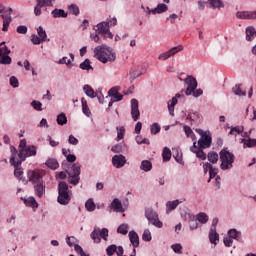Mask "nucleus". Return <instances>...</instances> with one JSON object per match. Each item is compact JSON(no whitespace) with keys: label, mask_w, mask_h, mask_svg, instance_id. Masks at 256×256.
<instances>
[{"label":"nucleus","mask_w":256,"mask_h":256,"mask_svg":"<svg viewBox=\"0 0 256 256\" xmlns=\"http://www.w3.org/2000/svg\"><path fill=\"white\" fill-rule=\"evenodd\" d=\"M52 15L55 19L62 17V18H66L67 17V13H65V10L63 9H54L52 11Z\"/></svg>","instance_id":"4c0bfd02"},{"label":"nucleus","mask_w":256,"mask_h":256,"mask_svg":"<svg viewBox=\"0 0 256 256\" xmlns=\"http://www.w3.org/2000/svg\"><path fill=\"white\" fill-rule=\"evenodd\" d=\"M27 176H28V180L33 185L43 183V176L41 175V173L39 171L29 170L28 173H27Z\"/></svg>","instance_id":"f8f14e48"},{"label":"nucleus","mask_w":256,"mask_h":256,"mask_svg":"<svg viewBox=\"0 0 256 256\" xmlns=\"http://www.w3.org/2000/svg\"><path fill=\"white\" fill-rule=\"evenodd\" d=\"M224 245H225V247H232V245H233V238L225 237L224 238Z\"/></svg>","instance_id":"774afa93"},{"label":"nucleus","mask_w":256,"mask_h":256,"mask_svg":"<svg viewBox=\"0 0 256 256\" xmlns=\"http://www.w3.org/2000/svg\"><path fill=\"white\" fill-rule=\"evenodd\" d=\"M186 119H187V121L197 122V121H199V119H201V116L199 115V112L190 111V112H188Z\"/></svg>","instance_id":"7c9ffc66"},{"label":"nucleus","mask_w":256,"mask_h":256,"mask_svg":"<svg viewBox=\"0 0 256 256\" xmlns=\"http://www.w3.org/2000/svg\"><path fill=\"white\" fill-rule=\"evenodd\" d=\"M16 31L20 35H27L28 28L25 25H20V26L17 27Z\"/></svg>","instance_id":"052dcab7"},{"label":"nucleus","mask_w":256,"mask_h":256,"mask_svg":"<svg viewBox=\"0 0 256 256\" xmlns=\"http://www.w3.org/2000/svg\"><path fill=\"white\" fill-rule=\"evenodd\" d=\"M45 165L48 166L49 169H52L55 171L56 169H59V162L55 158H49L46 162Z\"/></svg>","instance_id":"b1692460"},{"label":"nucleus","mask_w":256,"mask_h":256,"mask_svg":"<svg viewBox=\"0 0 256 256\" xmlns=\"http://www.w3.org/2000/svg\"><path fill=\"white\" fill-rule=\"evenodd\" d=\"M10 85L14 88L19 87V80L17 79V77L15 76L10 77Z\"/></svg>","instance_id":"0e129e2a"},{"label":"nucleus","mask_w":256,"mask_h":256,"mask_svg":"<svg viewBox=\"0 0 256 256\" xmlns=\"http://www.w3.org/2000/svg\"><path fill=\"white\" fill-rule=\"evenodd\" d=\"M125 163H127V159L123 155H114L112 157V164L116 169H121V167H125Z\"/></svg>","instance_id":"dca6fc26"},{"label":"nucleus","mask_w":256,"mask_h":256,"mask_svg":"<svg viewBox=\"0 0 256 256\" xmlns=\"http://www.w3.org/2000/svg\"><path fill=\"white\" fill-rule=\"evenodd\" d=\"M141 113L139 112V101L137 99L131 100V116L134 121H137Z\"/></svg>","instance_id":"4468645a"},{"label":"nucleus","mask_w":256,"mask_h":256,"mask_svg":"<svg viewBox=\"0 0 256 256\" xmlns=\"http://www.w3.org/2000/svg\"><path fill=\"white\" fill-rule=\"evenodd\" d=\"M179 200H174V201H168L166 203V212L171 213V211H174V209H177V206L179 205Z\"/></svg>","instance_id":"a878e982"},{"label":"nucleus","mask_w":256,"mask_h":256,"mask_svg":"<svg viewBox=\"0 0 256 256\" xmlns=\"http://www.w3.org/2000/svg\"><path fill=\"white\" fill-rule=\"evenodd\" d=\"M196 218L197 221H199V223H201L202 225H205V223L209 221V216H207V214H205L204 212L197 214Z\"/></svg>","instance_id":"ea45409f"},{"label":"nucleus","mask_w":256,"mask_h":256,"mask_svg":"<svg viewBox=\"0 0 256 256\" xmlns=\"http://www.w3.org/2000/svg\"><path fill=\"white\" fill-rule=\"evenodd\" d=\"M232 93H234L236 97H245L247 95V91L241 84H236L234 87H232Z\"/></svg>","instance_id":"6ab92c4d"},{"label":"nucleus","mask_w":256,"mask_h":256,"mask_svg":"<svg viewBox=\"0 0 256 256\" xmlns=\"http://www.w3.org/2000/svg\"><path fill=\"white\" fill-rule=\"evenodd\" d=\"M208 161H210V163H217V161H219V154H217L216 152H209L207 155Z\"/></svg>","instance_id":"79ce46f5"},{"label":"nucleus","mask_w":256,"mask_h":256,"mask_svg":"<svg viewBox=\"0 0 256 256\" xmlns=\"http://www.w3.org/2000/svg\"><path fill=\"white\" fill-rule=\"evenodd\" d=\"M81 175V167L77 164H73L71 170L68 172V181L71 185H78Z\"/></svg>","instance_id":"1a4fd4ad"},{"label":"nucleus","mask_w":256,"mask_h":256,"mask_svg":"<svg viewBox=\"0 0 256 256\" xmlns=\"http://www.w3.org/2000/svg\"><path fill=\"white\" fill-rule=\"evenodd\" d=\"M229 135H242V137H249V135H251V130H249V132H243L241 129H231Z\"/></svg>","instance_id":"c9c22d12"},{"label":"nucleus","mask_w":256,"mask_h":256,"mask_svg":"<svg viewBox=\"0 0 256 256\" xmlns=\"http://www.w3.org/2000/svg\"><path fill=\"white\" fill-rule=\"evenodd\" d=\"M31 107L34 108L35 111H43V103H41V101L33 100Z\"/></svg>","instance_id":"49530a36"},{"label":"nucleus","mask_w":256,"mask_h":256,"mask_svg":"<svg viewBox=\"0 0 256 256\" xmlns=\"http://www.w3.org/2000/svg\"><path fill=\"white\" fill-rule=\"evenodd\" d=\"M171 248L173 249L174 253H181L183 250V246H181V244H173Z\"/></svg>","instance_id":"338daca9"},{"label":"nucleus","mask_w":256,"mask_h":256,"mask_svg":"<svg viewBox=\"0 0 256 256\" xmlns=\"http://www.w3.org/2000/svg\"><path fill=\"white\" fill-rule=\"evenodd\" d=\"M142 171H151L153 169V164L149 160H143L140 165Z\"/></svg>","instance_id":"f704fd0d"},{"label":"nucleus","mask_w":256,"mask_h":256,"mask_svg":"<svg viewBox=\"0 0 256 256\" xmlns=\"http://www.w3.org/2000/svg\"><path fill=\"white\" fill-rule=\"evenodd\" d=\"M11 50L7 46H0V55H10Z\"/></svg>","instance_id":"69168bd1"},{"label":"nucleus","mask_w":256,"mask_h":256,"mask_svg":"<svg viewBox=\"0 0 256 256\" xmlns=\"http://www.w3.org/2000/svg\"><path fill=\"white\" fill-rule=\"evenodd\" d=\"M196 157H198V159H201L202 161H205V159H207V154H205V152L200 149L196 151Z\"/></svg>","instance_id":"e2e57ef3"},{"label":"nucleus","mask_w":256,"mask_h":256,"mask_svg":"<svg viewBox=\"0 0 256 256\" xmlns=\"http://www.w3.org/2000/svg\"><path fill=\"white\" fill-rule=\"evenodd\" d=\"M117 233H120L121 235H127L129 233V225L121 224L117 229Z\"/></svg>","instance_id":"c03bdc74"},{"label":"nucleus","mask_w":256,"mask_h":256,"mask_svg":"<svg viewBox=\"0 0 256 256\" xmlns=\"http://www.w3.org/2000/svg\"><path fill=\"white\" fill-rule=\"evenodd\" d=\"M12 61L9 54H0V65H11Z\"/></svg>","instance_id":"2f4dec72"},{"label":"nucleus","mask_w":256,"mask_h":256,"mask_svg":"<svg viewBox=\"0 0 256 256\" xmlns=\"http://www.w3.org/2000/svg\"><path fill=\"white\" fill-rule=\"evenodd\" d=\"M196 131L201 136V138L198 141L200 149H207V147H211V143H212L211 132L209 130L203 131L201 129H196Z\"/></svg>","instance_id":"423d86ee"},{"label":"nucleus","mask_w":256,"mask_h":256,"mask_svg":"<svg viewBox=\"0 0 256 256\" xmlns=\"http://www.w3.org/2000/svg\"><path fill=\"white\" fill-rule=\"evenodd\" d=\"M228 236L236 241H241V232L237 231L236 229H230L228 231Z\"/></svg>","instance_id":"473e14b6"},{"label":"nucleus","mask_w":256,"mask_h":256,"mask_svg":"<svg viewBox=\"0 0 256 256\" xmlns=\"http://www.w3.org/2000/svg\"><path fill=\"white\" fill-rule=\"evenodd\" d=\"M96 27H97L96 31L99 33V35H102L109 30V26L105 21L98 23Z\"/></svg>","instance_id":"393cba45"},{"label":"nucleus","mask_w":256,"mask_h":256,"mask_svg":"<svg viewBox=\"0 0 256 256\" xmlns=\"http://www.w3.org/2000/svg\"><path fill=\"white\" fill-rule=\"evenodd\" d=\"M60 65H67V67H73V60L68 59L66 56H64L62 59L59 60Z\"/></svg>","instance_id":"8fccbe9b"},{"label":"nucleus","mask_w":256,"mask_h":256,"mask_svg":"<svg viewBox=\"0 0 256 256\" xmlns=\"http://www.w3.org/2000/svg\"><path fill=\"white\" fill-rule=\"evenodd\" d=\"M90 237L94 241V243H101V239L107 241V237H109V230L107 228H94V230L90 234Z\"/></svg>","instance_id":"0eeeda50"},{"label":"nucleus","mask_w":256,"mask_h":256,"mask_svg":"<svg viewBox=\"0 0 256 256\" xmlns=\"http://www.w3.org/2000/svg\"><path fill=\"white\" fill-rule=\"evenodd\" d=\"M104 22L106 23V25H108V28L111 29V27H115V25H117V18L116 17L108 18Z\"/></svg>","instance_id":"5fc2aeb1"},{"label":"nucleus","mask_w":256,"mask_h":256,"mask_svg":"<svg viewBox=\"0 0 256 256\" xmlns=\"http://www.w3.org/2000/svg\"><path fill=\"white\" fill-rule=\"evenodd\" d=\"M57 123L58 125L67 124V116L65 115V113H61L60 115L57 116Z\"/></svg>","instance_id":"603ef678"},{"label":"nucleus","mask_w":256,"mask_h":256,"mask_svg":"<svg viewBox=\"0 0 256 256\" xmlns=\"http://www.w3.org/2000/svg\"><path fill=\"white\" fill-rule=\"evenodd\" d=\"M37 155V147L35 146H27L25 149H22L17 152V158L20 159V161H25L27 157H35Z\"/></svg>","instance_id":"9d476101"},{"label":"nucleus","mask_w":256,"mask_h":256,"mask_svg":"<svg viewBox=\"0 0 256 256\" xmlns=\"http://www.w3.org/2000/svg\"><path fill=\"white\" fill-rule=\"evenodd\" d=\"M42 7H45V6H43L42 4H39V3L36 2V5L34 7V15H36V17L41 16V13H42L41 8Z\"/></svg>","instance_id":"13d9d810"},{"label":"nucleus","mask_w":256,"mask_h":256,"mask_svg":"<svg viewBox=\"0 0 256 256\" xmlns=\"http://www.w3.org/2000/svg\"><path fill=\"white\" fill-rule=\"evenodd\" d=\"M238 19H256V10L255 11H240L236 13Z\"/></svg>","instance_id":"a211bd4d"},{"label":"nucleus","mask_w":256,"mask_h":256,"mask_svg":"<svg viewBox=\"0 0 256 256\" xmlns=\"http://www.w3.org/2000/svg\"><path fill=\"white\" fill-rule=\"evenodd\" d=\"M181 97H183V95L177 93L175 97H172V99L167 102L168 111L172 117L175 115V105H177L178 99H181Z\"/></svg>","instance_id":"2eb2a0df"},{"label":"nucleus","mask_w":256,"mask_h":256,"mask_svg":"<svg viewBox=\"0 0 256 256\" xmlns=\"http://www.w3.org/2000/svg\"><path fill=\"white\" fill-rule=\"evenodd\" d=\"M83 91L85 95H87V97H90V99H95V97H97V92H95V90H93V87H91L90 85H84Z\"/></svg>","instance_id":"5701e85b"},{"label":"nucleus","mask_w":256,"mask_h":256,"mask_svg":"<svg viewBox=\"0 0 256 256\" xmlns=\"http://www.w3.org/2000/svg\"><path fill=\"white\" fill-rule=\"evenodd\" d=\"M136 143H138V145H141V144L149 145V139L143 138L141 136H136Z\"/></svg>","instance_id":"680f3d73"},{"label":"nucleus","mask_w":256,"mask_h":256,"mask_svg":"<svg viewBox=\"0 0 256 256\" xmlns=\"http://www.w3.org/2000/svg\"><path fill=\"white\" fill-rule=\"evenodd\" d=\"M11 13H13V8H9L7 14H1V18L3 19L2 31L4 32L9 31V26L13 21V18L11 17Z\"/></svg>","instance_id":"ddd939ff"},{"label":"nucleus","mask_w":256,"mask_h":256,"mask_svg":"<svg viewBox=\"0 0 256 256\" xmlns=\"http://www.w3.org/2000/svg\"><path fill=\"white\" fill-rule=\"evenodd\" d=\"M116 251H117V245L115 244L108 246L106 249V253L108 256L115 255Z\"/></svg>","instance_id":"6e6d98bb"},{"label":"nucleus","mask_w":256,"mask_h":256,"mask_svg":"<svg viewBox=\"0 0 256 256\" xmlns=\"http://www.w3.org/2000/svg\"><path fill=\"white\" fill-rule=\"evenodd\" d=\"M80 69L83 71H93V66H91V60L85 59L84 62L80 64Z\"/></svg>","instance_id":"e433bc0d"},{"label":"nucleus","mask_w":256,"mask_h":256,"mask_svg":"<svg viewBox=\"0 0 256 256\" xmlns=\"http://www.w3.org/2000/svg\"><path fill=\"white\" fill-rule=\"evenodd\" d=\"M108 96L111 97L113 101H123V95L119 94V90L117 88H111L108 91Z\"/></svg>","instance_id":"aec40b11"},{"label":"nucleus","mask_w":256,"mask_h":256,"mask_svg":"<svg viewBox=\"0 0 256 256\" xmlns=\"http://www.w3.org/2000/svg\"><path fill=\"white\" fill-rule=\"evenodd\" d=\"M209 240L213 245H217V241H219V234L217 233V230H210Z\"/></svg>","instance_id":"72a5a7b5"},{"label":"nucleus","mask_w":256,"mask_h":256,"mask_svg":"<svg viewBox=\"0 0 256 256\" xmlns=\"http://www.w3.org/2000/svg\"><path fill=\"white\" fill-rule=\"evenodd\" d=\"M94 55L101 63H113L117 56L111 47L106 45L97 46L94 49Z\"/></svg>","instance_id":"f257e3e1"},{"label":"nucleus","mask_w":256,"mask_h":256,"mask_svg":"<svg viewBox=\"0 0 256 256\" xmlns=\"http://www.w3.org/2000/svg\"><path fill=\"white\" fill-rule=\"evenodd\" d=\"M186 137L192 139V141H196L197 137L195 136V133H193L192 129H185L184 130Z\"/></svg>","instance_id":"4d7b16f0"},{"label":"nucleus","mask_w":256,"mask_h":256,"mask_svg":"<svg viewBox=\"0 0 256 256\" xmlns=\"http://www.w3.org/2000/svg\"><path fill=\"white\" fill-rule=\"evenodd\" d=\"M37 33H38V37H40L42 39V41H49V39H47V32L45 31V29L43 28V26H39L37 28Z\"/></svg>","instance_id":"58836bf2"},{"label":"nucleus","mask_w":256,"mask_h":256,"mask_svg":"<svg viewBox=\"0 0 256 256\" xmlns=\"http://www.w3.org/2000/svg\"><path fill=\"white\" fill-rule=\"evenodd\" d=\"M210 3V7L211 9H223V7H225V5L223 4V1L221 0H208Z\"/></svg>","instance_id":"cd10ccee"},{"label":"nucleus","mask_w":256,"mask_h":256,"mask_svg":"<svg viewBox=\"0 0 256 256\" xmlns=\"http://www.w3.org/2000/svg\"><path fill=\"white\" fill-rule=\"evenodd\" d=\"M10 150L12 153L10 163L15 168L14 175L16 177H21V175H23V170L21 169V164L23 163V160L17 157V149L15 148V146H11Z\"/></svg>","instance_id":"39448f33"},{"label":"nucleus","mask_w":256,"mask_h":256,"mask_svg":"<svg viewBox=\"0 0 256 256\" xmlns=\"http://www.w3.org/2000/svg\"><path fill=\"white\" fill-rule=\"evenodd\" d=\"M68 11L71 15H79V6L78 5H75V4H71L69 7H68Z\"/></svg>","instance_id":"09e8293b"},{"label":"nucleus","mask_w":256,"mask_h":256,"mask_svg":"<svg viewBox=\"0 0 256 256\" xmlns=\"http://www.w3.org/2000/svg\"><path fill=\"white\" fill-rule=\"evenodd\" d=\"M128 236L131 244L133 245V248L137 249V247H139V235L137 234V232L132 230L129 232Z\"/></svg>","instance_id":"4be33fe9"},{"label":"nucleus","mask_w":256,"mask_h":256,"mask_svg":"<svg viewBox=\"0 0 256 256\" xmlns=\"http://www.w3.org/2000/svg\"><path fill=\"white\" fill-rule=\"evenodd\" d=\"M220 168L223 171H227V169H231L233 167V163H235V155L229 152L227 149H223L220 151Z\"/></svg>","instance_id":"20e7f679"},{"label":"nucleus","mask_w":256,"mask_h":256,"mask_svg":"<svg viewBox=\"0 0 256 256\" xmlns=\"http://www.w3.org/2000/svg\"><path fill=\"white\" fill-rule=\"evenodd\" d=\"M24 203L27 207H32L33 209L39 207V203L35 200L34 197H28L24 200Z\"/></svg>","instance_id":"c85d7f7f"},{"label":"nucleus","mask_w":256,"mask_h":256,"mask_svg":"<svg viewBox=\"0 0 256 256\" xmlns=\"http://www.w3.org/2000/svg\"><path fill=\"white\" fill-rule=\"evenodd\" d=\"M242 143H244L245 147H256V139L249 138L248 140L242 139Z\"/></svg>","instance_id":"3c124183"},{"label":"nucleus","mask_w":256,"mask_h":256,"mask_svg":"<svg viewBox=\"0 0 256 256\" xmlns=\"http://www.w3.org/2000/svg\"><path fill=\"white\" fill-rule=\"evenodd\" d=\"M145 217L149 221V223L154 225V227H158V229H161V227H163V222L159 220V215H157V212H155L153 209H146Z\"/></svg>","instance_id":"6e6552de"},{"label":"nucleus","mask_w":256,"mask_h":256,"mask_svg":"<svg viewBox=\"0 0 256 256\" xmlns=\"http://www.w3.org/2000/svg\"><path fill=\"white\" fill-rule=\"evenodd\" d=\"M114 211H123V204H121L120 200L115 198L111 203Z\"/></svg>","instance_id":"a19ab883"},{"label":"nucleus","mask_w":256,"mask_h":256,"mask_svg":"<svg viewBox=\"0 0 256 256\" xmlns=\"http://www.w3.org/2000/svg\"><path fill=\"white\" fill-rule=\"evenodd\" d=\"M31 42L33 43V45H41V43H45L44 40L40 38V36H38L37 34L31 35Z\"/></svg>","instance_id":"a18cd8bd"},{"label":"nucleus","mask_w":256,"mask_h":256,"mask_svg":"<svg viewBox=\"0 0 256 256\" xmlns=\"http://www.w3.org/2000/svg\"><path fill=\"white\" fill-rule=\"evenodd\" d=\"M34 192L37 197H43V195L45 194V183L40 182L38 184H34Z\"/></svg>","instance_id":"412c9836"},{"label":"nucleus","mask_w":256,"mask_h":256,"mask_svg":"<svg viewBox=\"0 0 256 256\" xmlns=\"http://www.w3.org/2000/svg\"><path fill=\"white\" fill-rule=\"evenodd\" d=\"M71 197H73V192L69 190L67 182H59L57 202L60 205H69Z\"/></svg>","instance_id":"f03ea898"},{"label":"nucleus","mask_w":256,"mask_h":256,"mask_svg":"<svg viewBox=\"0 0 256 256\" xmlns=\"http://www.w3.org/2000/svg\"><path fill=\"white\" fill-rule=\"evenodd\" d=\"M180 51H183V45H178V46L172 47L168 51L161 53L158 56V59L160 61H167V59L177 55V53H180Z\"/></svg>","instance_id":"9b49d317"},{"label":"nucleus","mask_w":256,"mask_h":256,"mask_svg":"<svg viewBox=\"0 0 256 256\" xmlns=\"http://www.w3.org/2000/svg\"><path fill=\"white\" fill-rule=\"evenodd\" d=\"M95 202H93V199H88L85 203V208L88 210V211H93L95 209Z\"/></svg>","instance_id":"864d4df0"},{"label":"nucleus","mask_w":256,"mask_h":256,"mask_svg":"<svg viewBox=\"0 0 256 256\" xmlns=\"http://www.w3.org/2000/svg\"><path fill=\"white\" fill-rule=\"evenodd\" d=\"M36 3L44 7H53V3H55V0H36Z\"/></svg>","instance_id":"de8ad7c7"},{"label":"nucleus","mask_w":256,"mask_h":256,"mask_svg":"<svg viewBox=\"0 0 256 256\" xmlns=\"http://www.w3.org/2000/svg\"><path fill=\"white\" fill-rule=\"evenodd\" d=\"M82 103V112L86 117H91V110L89 109V106L87 105V100L85 98H81Z\"/></svg>","instance_id":"c756f323"},{"label":"nucleus","mask_w":256,"mask_h":256,"mask_svg":"<svg viewBox=\"0 0 256 256\" xmlns=\"http://www.w3.org/2000/svg\"><path fill=\"white\" fill-rule=\"evenodd\" d=\"M143 241H151V231L149 229L144 230L143 235H142Z\"/></svg>","instance_id":"bf43d9fd"},{"label":"nucleus","mask_w":256,"mask_h":256,"mask_svg":"<svg viewBox=\"0 0 256 256\" xmlns=\"http://www.w3.org/2000/svg\"><path fill=\"white\" fill-rule=\"evenodd\" d=\"M185 85H187L185 90V95L192 97H201L203 95V91L201 89H197V79L193 76H187L184 79Z\"/></svg>","instance_id":"7ed1b4c3"},{"label":"nucleus","mask_w":256,"mask_h":256,"mask_svg":"<svg viewBox=\"0 0 256 256\" xmlns=\"http://www.w3.org/2000/svg\"><path fill=\"white\" fill-rule=\"evenodd\" d=\"M256 36V31L255 28L253 26H250L248 28H246V39L247 41H253V39H255Z\"/></svg>","instance_id":"bb28decb"},{"label":"nucleus","mask_w":256,"mask_h":256,"mask_svg":"<svg viewBox=\"0 0 256 256\" xmlns=\"http://www.w3.org/2000/svg\"><path fill=\"white\" fill-rule=\"evenodd\" d=\"M148 9V15H161V13H165L169 7L166 4H158L154 9Z\"/></svg>","instance_id":"f3484780"},{"label":"nucleus","mask_w":256,"mask_h":256,"mask_svg":"<svg viewBox=\"0 0 256 256\" xmlns=\"http://www.w3.org/2000/svg\"><path fill=\"white\" fill-rule=\"evenodd\" d=\"M162 157L163 161H171V149H169L168 147H164Z\"/></svg>","instance_id":"37998d69"}]
</instances>
